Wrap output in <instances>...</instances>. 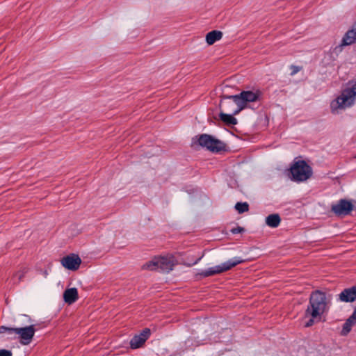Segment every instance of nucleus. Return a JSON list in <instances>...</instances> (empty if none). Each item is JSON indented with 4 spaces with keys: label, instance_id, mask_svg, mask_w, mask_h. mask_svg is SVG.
I'll use <instances>...</instances> for the list:
<instances>
[{
    "label": "nucleus",
    "instance_id": "nucleus-22",
    "mask_svg": "<svg viewBox=\"0 0 356 356\" xmlns=\"http://www.w3.org/2000/svg\"><path fill=\"white\" fill-rule=\"evenodd\" d=\"M0 356H13V353L10 350L6 349L0 350Z\"/></svg>",
    "mask_w": 356,
    "mask_h": 356
},
{
    "label": "nucleus",
    "instance_id": "nucleus-12",
    "mask_svg": "<svg viewBox=\"0 0 356 356\" xmlns=\"http://www.w3.org/2000/svg\"><path fill=\"white\" fill-rule=\"evenodd\" d=\"M356 42V29L348 30L343 35L339 47L348 46Z\"/></svg>",
    "mask_w": 356,
    "mask_h": 356
},
{
    "label": "nucleus",
    "instance_id": "nucleus-5",
    "mask_svg": "<svg viewBox=\"0 0 356 356\" xmlns=\"http://www.w3.org/2000/svg\"><path fill=\"white\" fill-rule=\"evenodd\" d=\"M25 318V323L27 325L17 327V337L21 344L29 345L32 341L35 332L37 331L36 325L32 324L33 319L26 314H22Z\"/></svg>",
    "mask_w": 356,
    "mask_h": 356
},
{
    "label": "nucleus",
    "instance_id": "nucleus-19",
    "mask_svg": "<svg viewBox=\"0 0 356 356\" xmlns=\"http://www.w3.org/2000/svg\"><path fill=\"white\" fill-rule=\"evenodd\" d=\"M28 270H29V268L27 267H23L19 271H17L13 275V277L15 283L19 282L23 279V277H24L25 274L28 272Z\"/></svg>",
    "mask_w": 356,
    "mask_h": 356
},
{
    "label": "nucleus",
    "instance_id": "nucleus-3",
    "mask_svg": "<svg viewBox=\"0 0 356 356\" xmlns=\"http://www.w3.org/2000/svg\"><path fill=\"white\" fill-rule=\"evenodd\" d=\"M355 101L356 81L352 86L343 90L341 95L331 102L330 106L333 111L346 109L354 105Z\"/></svg>",
    "mask_w": 356,
    "mask_h": 356
},
{
    "label": "nucleus",
    "instance_id": "nucleus-21",
    "mask_svg": "<svg viewBox=\"0 0 356 356\" xmlns=\"http://www.w3.org/2000/svg\"><path fill=\"white\" fill-rule=\"evenodd\" d=\"M235 209L241 213L248 210V204L246 202H238L235 205Z\"/></svg>",
    "mask_w": 356,
    "mask_h": 356
},
{
    "label": "nucleus",
    "instance_id": "nucleus-17",
    "mask_svg": "<svg viewBox=\"0 0 356 356\" xmlns=\"http://www.w3.org/2000/svg\"><path fill=\"white\" fill-rule=\"evenodd\" d=\"M280 217L278 214H270L266 218V223L270 227H277L280 223Z\"/></svg>",
    "mask_w": 356,
    "mask_h": 356
},
{
    "label": "nucleus",
    "instance_id": "nucleus-11",
    "mask_svg": "<svg viewBox=\"0 0 356 356\" xmlns=\"http://www.w3.org/2000/svg\"><path fill=\"white\" fill-rule=\"evenodd\" d=\"M339 299L342 302H353L356 300V286L344 289L339 294Z\"/></svg>",
    "mask_w": 356,
    "mask_h": 356
},
{
    "label": "nucleus",
    "instance_id": "nucleus-24",
    "mask_svg": "<svg viewBox=\"0 0 356 356\" xmlns=\"http://www.w3.org/2000/svg\"><path fill=\"white\" fill-rule=\"evenodd\" d=\"M129 345H130V348L131 349H134V339L130 340Z\"/></svg>",
    "mask_w": 356,
    "mask_h": 356
},
{
    "label": "nucleus",
    "instance_id": "nucleus-10",
    "mask_svg": "<svg viewBox=\"0 0 356 356\" xmlns=\"http://www.w3.org/2000/svg\"><path fill=\"white\" fill-rule=\"evenodd\" d=\"M61 264L68 270H76L79 268L81 264V259L77 254H72L64 257L61 259Z\"/></svg>",
    "mask_w": 356,
    "mask_h": 356
},
{
    "label": "nucleus",
    "instance_id": "nucleus-2",
    "mask_svg": "<svg viewBox=\"0 0 356 356\" xmlns=\"http://www.w3.org/2000/svg\"><path fill=\"white\" fill-rule=\"evenodd\" d=\"M263 92L259 89L243 90L235 95L226 96L222 103L226 100H232L236 106L234 111H241L245 109H257L261 104Z\"/></svg>",
    "mask_w": 356,
    "mask_h": 356
},
{
    "label": "nucleus",
    "instance_id": "nucleus-25",
    "mask_svg": "<svg viewBox=\"0 0 356 356\" xmlns=\"http://www.w3.org/2000/svg\"><path fill=\"white\" fill-rule=\"evenodd\" d=\"M351 315H353V316H355L356 318V307L355 308V309Z\"/></svg>",
    "mask_w": 356,
    "mask_h": 356
},
{
    "label": "nucleus",
    "instance_id": "nucleus-16",
    "mask_svg": "<svg viewBox=\"0 0 356 356\" xmlns=\"http://www.w3.org/2000/svg\"><path fill=\"white\" fill-rule=\"evenodd\" d=\"M356 324V318L351 315L343 325L341 334L346 336L351 330L352 327Z\"/></svg>",
    "mask_w": 356,
    "mask_h": 356
},
{
    "label": "nucleus",
    "instance_id": "nucleus-23",
    "mask_svg": "<svg viewBox=\"0 0 356 356\" xmlns=\"http://www.w3.org/2000/svg\"><path fill=\"white\" fill-rule=\"evenodd\" d=\"M243 231V229L240 227H236V228H234L232 229V232L233 234H238V233L242 232Z\"/></svg>",
    "mask_w": 356,
    "mask_h": 356
},
{
    "label": "nucleus",
    "instance_id": "nucleus-6",
    "mask_svg": "<svg viewBox=\"0 0 356 356\" xmlns=\"http://www.w3.org/2000/svg\"><path fill=\"white\" fill-rule=\"evenodd\" d=\"M292 179L296 181H304L312 175V168L304 161L296 162L291 168Z\"/></svg>",
    "mask_w": 356,
    "mask_h": 356
},
{
    "label": "nucleus",
    "instance_id": "nucleus-8",
    "mask_svg": "<svg viewBox=\"0 0 356 356\" xmlns=\"http://www.w3.org/2000/svg\"><path fill=\"white\" fill-rule=\"evenodd\" d=\"M197 141L200 146L211 152H219L225 147V144L222 141L208 134L200 135Z\"/></svg>",
    "mask_w": 356,
    "mask_h": 356
},
{
    "label": "nucleus",
    "instance_id": "nucleus-14",
    "mask_svg": "<svg viewBox=\"0 0 356 356\" xmlns=\"http://www.w3.org/2000/svg\"><path fill=\"white\" fill-rule=\"evenodd\" d=\"M151 334L150 329L145 328L138 335H135V349L142 347Z\"/></svg>",
    "mask_w": 356,
    "mask_h": 356
},
{
    "label": "nucleus",
    "instance_id": "nucleus-20",
    "mask_svg": "<svg viewBox=\"0 0 356 356\" xmlns=\"http://www.w3.org/2000/svg\"><path fill=\"white\" fill-rule=\"evenodd\" d=\"M7 333L8 335H17V327H10L4 325L0 326V334Z\"/></svg>",
    "mask_w": 356,
    "mask_h": 356
},
{
    "label": "nucleus",
    "instance_id": "nucleus-15",
    "mask_svg": "<svg viewBox=\"0 0 356 356\" xmlns=\"http://www.w3.org/2000/svg\"><path fill=\"white\" fill-rule=\"evenodd\" d=\"M222 37V33L220 31H212L206 35V42L208 44L211 45L216 42L220 40Z\"/></svg>",
    "mask_w": 356,
    "mask_h": 356
},
{
    "label": "nucleus",
    "instance_id": "nucleus-13",
    "mask_svg": "<svg viewBox=\"0 0 356 356\" xmlns=\"http://www.w3.org/2000/svg\"><path fill=\"white\" fill-rule=\"evenodd\" d=\"M79 298L78 291L76 288H70L66 289L63 293V299L64 301L69 304L72 305Z\"/></svg>",
    "mask_w": 356,
    "mask_h": 356
},
{
    "label": "nucleus",
    "instance_id": "nucleus-4",
    "mask_svg": "<svg viewBox=\"0 0 356 356\" xmlns=\"http://www.w3.org/2000/svg\"><path fill=\"white\" fill-rule=\"evenodd\" d=\"M177 264V261L173 254H169L164 256L154 257L152 260L146 263L144 268L150 270H159L163 273L171 271Z\"/></svg>",
    "mask_w": 356,
    "mask_h": 356
},
{
    "label": "nucleus",
    "instance_id": "nucleus-18",
    "mask_svg": "<svg viewBox=\"0 0 356 356\" xmlns=\"http://www.w3.org/2000/svg\"><path fill=\"white\" fill-rule=\"evenodd\" d=\"M219 118L227 125H234L237 123L236 119L230 114L219 113Z\"/></svg>",
    "mask_w": 356,
    "mask_h": 356
},
{
    "label": "nucleus",
    "instance_id": "nucleus-26",
    "mask_svg": "<svg viewBox=\"0 0 356 356\" xmlns=\"http://www.w3.org/2000/svg\"><path fill=\"white\" fill-rule=\"evenodd\" d=\"M202 257H200L193 264H197V262L201 259Z\"/></svg>",
    "mask_w": 356,
    "mask_h": 356
},
{
    "label": "nucleus",
    "instance_id": "nucleus-7",
    "mask_svg": "<svg viewBox=\"0 0 356 356\" xmlns=\"http://www.w3.org/2000/svg\"><path fill=\"white\" fill-rule=\"evenodd\" d=\"M243 259L240 257H234L221 264L210 267L206 270H202L200 275L204 277L212 276L216 274H220L227 270H229L232 268L236 265L241 264Z\"/></svg>",
    "mask_w": 356,
    "mask_h": 356
},
{
    "label": "nucleus",
    "instance_id": "nucleus-9",
    "mask_svg": "<svg viewBox=\"0 0 356 356\" xmlns=\"http://www.w3.org/2000/svg\"><path fill=\"white\" fill-rule=\"evenodd\" d=\"M353 209L352 203L345 200H341L337 204L332 207V211L337 216H346L349 214Z\"/></svg>",
    "mask_w": 356,
    "mask_h": 356
},
{
    "label": "nucleus",
    "instance_id": "nucleus-1",
    "mask_svg": "<svg viewBox=\"0 0 356 356\" xmlns=\"http://www.w3.org/2000/svg\"><path fill=\"white\" fill-rule=\"evenodd\" d=\"M331 298L325 293L316 290L309 297V302L305 310V318H309L305 327H310L321 321L323 315L330 308Z\"/></svg>",
    "mask_w": 356,
    "mask_h": 356
}]
</instances>
